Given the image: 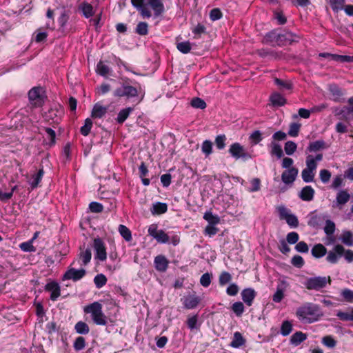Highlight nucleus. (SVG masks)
Here are the masks:
<instances>
[{"mask_svg": "<svg viewBox=\"0 0 353 353\" xmlns=\"http://www.w3.org/2000/svg\"><path fill=\"white\" fill-rule=\"evenodd\" d=\"M120 82V87L115 89L113 92V96L115 97H125L127 99L139 98L138 103H140L145 95V92L142 90L140 85L136 87L130 85L133 83L132 80L127 77H122Z\"/></svg>", "mask_w": 353, "mask_h": 353, "instance_id": "1", "label": "nucleus"}, {"mask_svg": "<svg viewBox=\"0 0 353 353\" xmlns=\"http://www.w3.org/2000/svg\"><path fill=\"white\" fill-rule=\"evenodd\" d=\"M131 3L140 13L143 18L149 19L152 17V13L147 8L149 5L154 11V17H158L165 12V7L162 0H131Z\"/></svg>", "mask_w": 353, "mask_h": 353, "instance_id": "2", "label": "nucleus"}, {"mask_svg": "<svg viewBox=\"0 0 353 353\" xmlns=\"http://www.w3.org/2000/svg\"><path fill=\"white\" fill-rule=\"evenodd\" d=\"M296 316L301 323L309 324L317 321L322 314L318 305L307 302L297 308Z\"/></svg>", "mask_w": 353, "mask_h": 353, "instance_id": "3", "label": "nucleus"}, {"mask_svg": "<svg viewBox=\"0 0 353 353\" xmlns=\"http://www.w3.org/2000/svg\"><path fill=\"white\" fill-rule=\"evenodd\" d=\"M298 37L291 32L284 31L279 32L277 30L268 32L265 36V40L268 43H275L279 46H283L297 41Z\"/></svg>", "mask_w": 353, "mask_h": 353, "instance_id": "4", "label": "nucleus"}, {"mask_svg": "<svg viewBox=\"0 0 353 353\" xmlns=\"http://www.w3.org/2000/svg\"><path fill=\"white\" fill-rule=\"evenodd\" d=\"M84 312L90 314L94 324L97 325H106L108 323L107 317L102 310V305L95 301L84 307Z\"/></svg>", "mask_w": 353, "mask_h": 353, "instance_id": "5", "label": "nucleus"}, {"mask_svg": "<svg viewBox=\"0 0 353 353\" xmlns=\"http://www.w3.org/2000/svg\"><path fill=\"white\" fill-rule=\"evenodd\" d=\"M228 152L235 160L241 159L243 161H246L252 158V154L237 142L230 145Z\"/></svg>", "mask_w": 353, "mask_h": 353, "instance_id": "6", "label": "nucleus"}, {"mask_svg": "<svg viewBox=\"0 0 353 353\" xmlns=\"http://www.w3.org/2000/svg\"><path fill=\"white\" fill-rule=\"evenodd\" d=\"M327 283H331L330 276H315L308 278L304 285L307 290L319 291L324 288Z\"/></svg>", "mask_w": 353, "mask_h": 353, "instance_id": "7", "label": "nucleus"}, {"mask_svg": "<svg viewBox=\"0 0 353 353\" xmlns=\"http://www.w3.org/2000/svg\"><path fill=\"white\" fill-rule=\"evenodd\" d=\"M278 212L281 219L285 220L291 228H296L299 226V220L296 215L292 214L290 210L285 206H279Z\"/></svg>", "mask_w": 353, "mask_h": 353, "instance_id": "8", "label": "nucleus"}, {"mask_svg": "<svg viewBox=\"0 0 353 353\" xmlns=\"http://www.w3.org/2000/svg\"><path fill=\"white\" fill-rule=\"evenodd\" d=\"M148 232L149 236L153 237L159 243L165 244L169 243V236L163 230H158L157 224L150 225Z\"/></svg>", "mask_w": 353, "mask_h": 353, "instance_id": "9", "label": "nucleus"}, {"mask_svg": "<svg viewBox=\"0 0 353 353\" xmlns=\"http://www.w3.org/2000/svg\"><path fill=\"white\" fill-rule=\"evenodd\" d=\"M28 98L31 104L34 107H41L44 103V99L41 94V88L34 87L28 92Z\"/></svg>", "mask_w": 353, "mask_h": 353, "instance_id": "10", "label": "nucleus"}, {"mask_svg": "<svg viewBox=\"0 0 353 353\" xmlns=\"http://www.w3.org/2000/svg\"><path fill=\"white\" fill-rule=\"evenodd\" d=\"M85 270L83 268L75 269L69 268L62 276V280H72L73 281H77L81 279L85 275Z\"/></svg>", "mask_w": 353, "mask_h": 353, "instance_id": "11", "label": "nucleus"}, {"mask_svg": "<svg viewBox=\"0 0 353 353\" xmlns=\"http://www.w3.org/2000/svg\"><path fill=\"white\" fill-rule=\"evenodd\" d=\"M93 247L96 252L95 257L101 261H105L107 254L103 241L100 238L94 239Z\"/></svg>", "mask_w": 353, "mask_h": 353, "instance_id": "12", "label": "nucleus"}, {"mask_svg": "<svg viewBox=\"0 0 353 353\" xmlns=\"http://www.w3.org/2000/svg\"><path fill=\"white\" fill-rule=\"evenodd\" d=\"M350 199V195L345 190H341L336 194V200L333 201L332 207L342 208V206L346 204Z\"/></svg>", "mask_w": 353, "mask_h": 353, "instance_id": "13", "label": "nucleus"}, {"mask_svg": "<svg viewBox=\"0 0 353 353\" xmlns=\"http://www.w3.org/2000/svg\"><path fill=\"white\" fill-rule=\"evenodd\" d=\"M345 248L343 245L338 244L334 246L333 251H330L326 256V260L332 263H336L339 258L343 256Z\"/></svg>", "mask_w": 353, "mask_h": 353, "instance_id": "14", "label": "nucleus"}, {"mask_svg": "<svg viewBox=\"0 0 353 353\" xmlns=\"http://www.w3.org/2000/svg\"><path fill=\"white\" fill-rule=\"evenodd\" d=\"M298 172L299 170L295 167L285 170L281 174L282 181L286 185L292 184L296 180Z\"/></svg>", "mask_w": 353, "mask_h": 353, "instance_id": "15", "label": "nucleus"}, {"mask_svg": "<svg viewBox=\"0 0 353 353\" xmlns=\"http://www.w3.org/2000/svg\"><path fill=\"white\" fill-rule=\"evenodd\" d=\"M184 308L191 310L195 308L201 301L199 296L188 295L181 299Z\"/></svg>", "mask_w": 353, "mask_h": 353, "instance_id": "16", "label": "nucleus"}, {"mask_svg": "<svg viewBox=\"0 0 353 353\" xmlns=\"http://www.w3.org/2000/svg\"><path fill=\"white\" fill-rule=\"evenodd\" d=\"M256 296V291L251 288H245L241 292L242 300L248 306H251L252 305Z\"/></svg>", "mask_w": 353, "mask_h": 353, "instance_id": "17", "label": "nucleus"}, {"mask_svg": "<svg viewBox=\"0 0 353 353\" xmlns=\"http://www.w3.org/2000/svg\"><path fill=\"white\" fill-rule=\"evenodd\" d=\"M46 290L51 292L50 299L53 301H57L58 297L60 296V286L58 283L52 281L46 284Z\"/></svg>", "mask_w": 353, "mask_h": 353, "instance_id": "18", "label": "nucleus"}, {"mask_svg": "<svg viewBox=\"0 0 353 353\" xmlns=\"http://www.w3.org/2000/svg\"><path fill=\"white\" fill-rule=\"evenodd\" d=\"M315 191L310 185L303 187L299 193V198L304 201H311L314 196Z\"/></svg>", "mask_w": 353, "mask_h": 353, "instance_id": "19", "label": "nucleus"}, {"mask_svg": "<svg viewBox=\"0 0 353 353\" xmlns=\"http://www.w3.org/2000/svg\"><path fill=\"white\" fill-rule=\"evenodd\" d=\"M309 217L307 225L312 228H318L322 224L327 215L314 214V212H312L309 214Z\"/></svg>", "mask_w": 353, "mask_h": 353, "instance_id": "20", "label": "nucleus"}, {"mask_svg": "<svg viewBox=\"0 0 353 353\" xmlns=\"http://www.w3.org/2000/svg\"><path fill=\"white\" fill-rule=\"evenodd\" d=\"M154 263L157 270L163 272L168 269L169 262L165 256L158 255L154 258Z\"/></svg>", "mask_w": 353, "mask_h": 353, "instance_id": "21", "label": "nucleus"}, {"mask_svg": "<svg viewBox=\"0 0 353 353\" xmlns=\"http://www.w3.org/2000/svg\"><path fill=\"white\" fill-rule=\"evenodd\" d=\"M328 148L327 143L322 139L310 142L307 147V151L310 152H317Z\"/></svg>", "mask_w": 353, "mask_h": 353, "instance_id": "22", "label": "nucleus"}, {"mask_svg": "<svg viewBox=\"0 0 353 353\" xmlns=\"http://www.w3.org/2000/svg\"><path fill=\"white\" fill-rule=\"evenodd\" d=\"M307 338V335L301 331L294 332L290 337V343L294 346H298L305 341Z\"/></svg>", "mask_w": 353, "mask_h": 353, "instance_id": "23", "label": "nucleus"}, {"mask_svg": "<svg viewBox=\"0 0 353 353\" xmlns=\"http://www.w3.org/2000/svg\"><path fill=\"white\" fill-rule=\"evenodd\" d=\"M43 175L44 170L43 168L42 167L38 170L37 174L32 176L30 180L28 181L32 190H34L38 187L39 183L43 179Z\"/></svg>", "mask_w": 353, "mask_h": 353, "instance_id": "24", "label": "nucleus"}, {"mask_svg": "<svg viewBox=\"0 0 353 353\" xmlns=\"http://www.w3.org/2000/svg\"><path fill=\"white\" fill-rule=\"evenodd\" d=\"M257 54L262 57L265 58L270 57L275 59H280L282 57L283 53L281 52H275L268 49H260L257 50Z\"/></svg>", "mask_w": 353, "mask_h": 353, "instance_id": "25", "label": "nucleus"}, {"mask_svg": "<svg viewBox=\"0 0 353 353\" xmlns=\"http://www.w3.org/2000/svg\"><path fill=\"white\" fill-rule=\"evenodd\" d=\"M272 105L275 107L283 106L286 103L285 98L279 92H274L270 97Z\"/></svg>", "mask_w": 353, "mask_h": 353, "instance_id": "26", "label": "nucleus"}, {"mask_svg": "<svg viewBox=\"0 0 353 353\" xmlns=\"http://www.w3.org/2000/svg\"><path fill=\"white\" fill-rule=\"evenodd\" d=\"M245 343V339L239 332L234 333L232 341L230 343V346L234 348H239Z\"/></svg>", "mask_w": 353, "mask_h": 353, "instance_id": "27", "label": "nucleus"}, {"mask_svg": "<svg viewBox=\"0 0 353 353\" xmlns=\"http://www.w3.org/2000/svg\"><path fill=\"white\" fill-rule=\"evenodd\" d=\"M168 210V205L165 203L156 202L153 203L150 209L152 214H164Z\"/></svg>", "mask_w": 353, "mask_h": 353, "instance_id": "28", "label": "nucleus"}, {"mask_svg": "<svg viewBox=\"0 0 353 353\" xmlns=\"http://www.w3.org/2000/svg\"><path fill=\"white\" fill-rule=\"evenodd\" d=\"M79 9L81 11L83 15L88 19L94 15L93 7L87 2H83L80 4Z\"/></svg>", "mask_w": 353, "mask_h": 353, "instance_id": "29", "label": "nucleus"}, {"mask_svg": "<svg viewBox=\"0 0 353 353\" xmlns=\"http://www.w3.org/2000/svg\"><path fill=\"white\" fill-rule=\"evenodd\" d=\"M107 112V108L99 103H96L92 110V117L93 118H102Z\"/></svg>", "mask_w": 353, "mask_h": 353, "instance_id": "30", "label": "nucleus"}, {"mask_svg": "<svg viewBox=\"0 0 353 353\" xmlns=\"http://www.w3.org/2000/svg\"><path fill=\"white\" fill-rule=\"evenodd\" d=\"M339 240L347 246L353 245V233L349 230H343Z\"/></svg>", "mask_w": 353, "mask_h": 353, "instance_id": "31", "label": "nucleus"}, {"mask_svg": "<svg viewBox=\"0 0 353 353\" xmlns=\"http://www.w3.org/2000/svg\"><path fill=\"white\" fill-rule=\"evenodd\" d=\"M133 110L134 108L132 107H128L121 110L118 113L117 117L116 119L117 122L119 124L123 123Z\"/></svg>", "mask_w": 353, "mask_h": 353, "instance_id": "32", "label": "nucleus"}, {"mask_svg": "<svg viewBox=\"0 0 353 353\" xmlns=\"http://www.w3.org/2000/svg\"><path fill=\"white\" fill-rule=\"evenodd\" d=\"M312 254L315 258H321L323 256L326 252L327 250L322 244L319 243L315 245L312 250H311Z\"/></svg>", "mask_w": 353, "mask_h": 353, "instance_id": "33", "label": "nucleus"}, {"mask_svg": "<svg viewBox=\"0 0 353 353\" xmlns=\"http://www.w3.org/2000/svg\"><path fill=\"white\" fill-rule=\"evenodd\" d=\"M329 91L334 101H338L343 94L342 90L336 84L330 85Z\"/></svg>", "mask_w": 353, "mask_h": 353, "instance_id": "34", "label": "nucleus"}, {"mask_svg": "<svg viewBox=\"0 0 353 353\" xmlns=\"http://www.w3.org/2000/svg\"><path fill=\"white\" fill-rule=\"evenodd\" d=\"M96 72L102 77H106L111 72V68L100 61L97 65Z\"/></svg>", "mask_w": 353, "mask_h": 353, "instance_id": "35", "label": "nucleus"}, {"mask_svg": "<svg viewBox=\"0 0 353 353\" xmlns=\"http://www.w3.org/2000/svg\"><path fill=\"white\" fill-rule=\"evenodd\" d=\"M272 155H275L278 159H281L283 156V152L281 146L275 141H272L270 143Z\"/></svg>", "mask_w": 353, "mask_h": 353, "instance_id": "36", "label": "nucleus"}, {"mask_svg": "<svg viewBox=\"0 0 353 353\" xmlns=\"http://www.w3.org/2000/svg\"><path fill=\"white\" fill-rule=\"evenodd\" d=\"M74 329L77 333L79 334H87L90 332L88 324L83 321H79L76 323Z\"/></svg>", "mask_w": 353, "mask_h": 353, "instance_id": "37", "label": "nucleus"}, {"mask_svg": "<svg viewBox=\"0 0 353 353\" xmlns=\"http://www.w3.org/2000/svg\"><path fill=\"white\" fill-rule=\"evenodd\" d=\"M203 219L208 222V225H216L220 222V218L218 215H214L212 212H206L203 215Z\"/></svg>", "mask_w": 353, "mask_h": 353, "instance_id": "38", "label": "nucleus"}, {"mask_svg": "<svg viewBox=\"0 0 353 353\" xmlns=\"http://www.w3.org/2000/svg\"><path fill=\"white\" fill-rule=\"evenodd\" d=\"M293 325L292 323L286 320L283 321L281 326V334L283 336L289 335L292 331Z\"/></svg>", "mask_w": 353, "mask_h": 353, "instance_id": "39", "label": "nucleus"}, {"mask_svg": "<svg viewBox=\"0 0 353 353\" xmlns=\"http://www.w3.org/2000/svg\"><path fill=\"white\" fill-rule=\"evenodd\" d=\"M315 172L304 168L301 172V178L305 183H311L314 181Z\"/></svg>", "mask_w": 353, "mask_h": 353, "instance_id": "40", "label": "nucleus"}, {"mask_svg": "<svg viewBox=\"0 0 353 353\" xmlns=\"http://www.w3.org/2000/svg\"><path fill=\"white\" fill-rule=\"evenodd\" d=\"M336 225L334 221L327 219L325 220V225L323 228L324 232L327 236H332L335 232Z\"/></svg>", "mask_w": 353, "mask_h": 353, "instance_id": "41", "label": "nucleus"}, {"mask_svg": "<svg viewBox=\"0 0 353 353\" xmlns=\"http://www.w3.org/2000/svg\"><path fill=\"white\" fill-rule=\"evenodd\" d=\"M284 297V287L283 285H279L276 290L272 296V301L275 303H280Z\"/></svg>", "mask_w": 353, "mask_h": 353, "instance_id": "42", "label": "nucleus"}, {"mask_svg": "<svg viewBox=\"0 0 353 353\" xmlns=\"http://www.w3.org/2000/svg\"><path fill=\"white\" fill-rule=\"evenodd\" d=\"M201 151L205 157H209L212 153V142L210 140H205L201 145Z\"/></svg>", "mask_w": 353, "mask_h": 353, "instance_id": "43", "label": "nucleus"}, {"mask_svg": "<svg viewBox=\"0 0 353 353\" xmlns=\"http://www.w3.org/2000/svg\"><path fill=\"white\" fill-rule=\"evenodd\" d=\"M119 232L121 236L126 241H130L132 240L131 231L124 225H119Z\"/></svg>", "mask_w": 353, "mask_h": 353, "instance_id": "44", "label": "nucleus"}, {"mask_svg": "<svg viewBox=\"0 0 353 353\" xmlns=\"http://www.w3.org/2000/svg\"><path fill=\"white\" fill-rule=\"evenodd\" d=\"M92 127V121L90 118H87L85 120L84 125L81 127L80 132L82 135L86 137L90 132Z\"/></svg>", "mask_w": 353, "mask_h": 353, "instance_id": "45", "label": "nucleus"}, {"mask_svg": "<svg viewBox=\"0 0 353 353\" xmlns=\"http://www.w3.org/2000/svg\"><path fill=\"white\" fill-rule=\"evenodd\" d=\"M44 130L47 134L48 139H49V142H48L47 144L50 147H52L56 143V132L50 128H45Z\"/></svg>", "mask_w": 353, "mask_h": 353, "instance_id": "46", "label": "nucleus"}, {"mask_svg": "<svg viewBox=\"0 0 353 353\" xmlns=\"http://www.w3.org/2000/svg\"><path fill=\"white\" fill-rule=\"evenodd\" d=\"M177 50L183 54H188L190 52L192 47L190 41H183L176 43Z\"/></svg>", "mask_w": 353, "mask_h": 353, "instance_id": "47", "label": "nucleus"}, {"mask_svg": "<svg viewBox=\"0 0 353 353\" xmlns=\"http://www.w3.org/2000/svg\"><path fill=\"white\" fill-rule=\"evenodd\" d=\"M135 32L141 36H145L148 33V25L146 22H139L136 27Z\"/></svg>", "mask_w": 353, "mask_h": 353, "instance_id": "48", "label": "nucleus"}, {"mask_svg": "<svg viewBox=\"0 0 353 353\" xmlns=\"http://www.w3.org/2000/svg\"><path fill=\"white\" fill-rule=\"evenodd\" d=\"M232 310L237 316H241L245 311L243 303L241 301L234 303L232 305Z\"/></svg>", "mask_w": 353, "mask_h": 353, "instance_id": "49", "label": "nucleus"}, {"mask_svg": "<svg viewBox=\"0 0 353 353\" xmlns=\"http://www.w3.org/2000/svg\"><path fill=\"white\" fill-rule=\"evenodd\" d=\"M301 127V124L299 123H291L289 126L288 135L292 137H296L298 136L300 128Z\"/></svg>", "mask_w": 353, "mask_h": 353, "instance_id": "50", "label": "nucleus"}, {"mask_svg": "<svg viewBox=\"0 0 353 353\" xmlns=\"http://www.w3.org/2000/svg\"><path fill=\"white\" fill-rule=\"evenodd\" d=\"M94 283L96 285V288L100 289L106 284L107 278L104 274H99L95 276L94 279Z\"/></svg>", "mask_w": 353, "mask_h": 353, "instance_id": "51", "label": "nucleus"}, {"mask_svg": "<svg viewBox=\"0 0 353 353\" xmlns=\"http://www.w3.org/2000/svg\"><path fill=\"white\" fill-rule=\"evenodd\" d=\"M297 145L292 141H288L285 143L284 150L286 154L292 155L296 150Z\"/></svg>", "mask_w": 353, "mask_h": 353, "instance_id": "52", "label": "nucleus"}, {"mask_svg": "<svg viewBox=\"0 0 353 353\" xmlns=\"http://www.w3.org/2000/svg\"><path fill=\"white\" fill-rule=\"evenodd\" d=\"M306 169L316 173L318 163L314 161L312 155H307L305 160Z\"/></svg>", "mask_w": 353, "mask_h": 353, "instance_id": "53", "label": "nucleus"}, {"mask_svg": "<svg viewBox=\"0 0 353 353\" xmlns=\"http://www.w3.org/2000/svg\"><path fill=\"white\" fill-rule=\"evenodd\" d=\"M232 280V275L226 271H223L221 273L219 277V283L221 286H224L227 283H230Z\"/></svg>", "mask_w": 353, "mask_h": 353, "instance_id": "54", "label": "nucleus"}, {"mask_svg": "<svg viewBox=\"0 0 353 353\" xmlns=\"http://www.w3.org/2000/svg\"><path fill=\"white\" fill-rule=\"evenodd\" d=\"M336 316L341 321H353V307L351 308L350 312H345L339 311L336 313Z\"/></svg>", "mask_w": 353, "mask_h": 353, "instance_id": "55", "label": "nucleus"}, {"mask_svg": "<svg viewBox=\"0 0 353 353\" xmlns=\"http://www.w3.org/2000/svg\"><path fill=\"white\" fill-rule=\"evenodd\" d=\"M332 174L330 170L326 169L321 170L319 172V178L324 184L327 183L331 178Z\"/></svg>", "mask_w": 353, "mask_h": 353, "instance_id": "56", "label": "nucleus"}, {"mask_svg": "<svg viewBox=\"0 0 353 353\" xmlns=\"http://www.w3.org/2000/svg\"><path fill=\"white\" fill-rule=\"evenodd\" d=\"M85 346V341L83 336H78L74 342V349L76 351H81L84 349Z\"/></svg>", "mask_w": 353, "mask_h": 353, "instance_id": "57", "label": "nucleus"}, {"mask_svg": "<svg viewBox=\"0 0 353 353\" xmlns=\"http://www.w3.org/2000/svg\"><path fill=\"white\" fill-rule=\"evenodd\" d=\"M46 17L49 19V21L46 23L45 28L46 29H54V11L48 8L46 12Z\"/></svg>", "mask_w": 353, "mask_h": 353, "instance_id": "58", "label": "nucleus"}, {"mask_svg": "<svg viewBox=\"0 0 353 353\" xmlns=\"http://www.w3.org/2000/svg\"><path fill=\"white\" fill-rule=\"evenodd\" d=\"M226 137L225 134H219L215 138V145L219 150H223L225 147Z\"/></svg>", "mask_w": 353, "mask_h": 353, "instance_id": "59", "label": "nucleus"}, {"mask_svg": "<svg viewBox=\"0 0 353 353\" xmlns=\"http://www.w3.org/2000/svg\"><path fill=\"white\" fill-rule=\"evenodd\" d=\"M191 105L195 108L204 109L206 107V103L202 99L195 97L192 99Z\"/></svg>", "mask_w": 353, "mask_h": 353, "instance_id": "60", "label": "nucleus"}, {"mask_svg": "<svg viewBox=\"0 0 353 353\" xmlns=\"http://www.w3.org/2000/svg\"><path fill=\"white\" fill-rule=\"evenodd\" d=\"M252 145H256L263 140L261 132L259 130L254 131L250 136Z\"/></svg>", "mask_w": 353, "mask_h": 353, "instance_id": "61", "label": "nucleus"}, {"mask_svg": "<svg viewBox=\"0 0 353 353\" xmlns=\"http://www.w3.org/2000/svg\"><path fill=\"white\" fill-rule=\"evenodd\" d=\"M212 280V274L206 272L203 274L200 278V283L204 288H208L210 283Z\"/></svg>", "mask_w": 353, "mask_h": 353, "instance_id": "62", "label": "nucleus"}, {"mask_svg": "<svg viewBox=\"0 0 353 353\" xmlns=\"http://www.w3.org/2000/svg\"><path fill=\"white\" fill-rule=\"evenodd\" d=\"M322 343L330 348H333L336 345V341L331 336H325L322 339Z\"/></svg>", "mask_w": 353, "mask_h": 353, "instance_id": "63", "label": "nucleus"}, {"mask_svg": "<svg viewBox=\"0 0 353 353\" xmlns=\"http://www.w3.org/2000/svg\"><path fill=\"white\" fill-rule=\"evenodd\" d=\"M343 298L349 303L353 302V291L350 289H344L341 293Z\"/></svg>", "mask_w": 353, "mask_h": 353, "instance_id": "64", "label": "nucleus"}]
</instances>
